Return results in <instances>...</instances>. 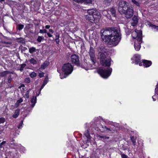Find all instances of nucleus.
<instances>
[{"mask_svg": "<svg viewBox=\"0 0 158 158\" xmlns=\"http://www.w3.org/2000/svg\"><path fill=\"white\" fill-rule=\"evenodd\" d=\"M15 146H17V147H16V148H19L20 147V146H21V145L20 144H15Z\"/></svg>", "mask_w": 158, "mask_h": 158, "instance_id": "obj_45", "label": "nucleus"}, {"mask_svg": "<svg viewBox=\"0 0 158 158\" xmlns=\"http://www.w3.org/2000/svg\"><path fill=\"white\" fill-rule=\"evenodd\" d=\"M130 6L128 7L127 6H124V7H123L122 8V10H118L119 12L121 14H124L125 12H126V11L128 9V8H130Z\"/></svg>", "mask_w": 158, "mask_h": 158, "instance_id": "obj_20", "label": "nucleus"}, {"mask_svg": "<svg viewBox=\"0 0 158 158\" xmlns=\"http://www.w3.org/2000/svg\"><path fill=\"white\" fill-rule=\"evenodd\" d=\"M44 27H43V29H40V30L39 33L41 34L46 33H47V31L46 29H44Z\"/></svg>", "mask_w": 158, "mask_h": 158, "instance_id": "obj_29", "label": "nucleus"}, {"mask_svg": "<svg viewBox=\"0 0 158 158\" xmlns=\"http://www.w3.org/2000/svg\"><path fill=\"white\" fill-rule=\"evenodd\" d=\"M56 40V43L58 44V42H59V40Z\"/></svg>", "mask_w": 158, "mask_h": 158, "instance_id": "obj_60", "label": "nucleus"}, {"mask_svg": "<svg viewBox=\"0 0 158 158\" xmlns=\"http://www.w3.org/2000/svg\"><path fill=\"white\" fill-rule=\"evenodd\" d=\"M5 0H0V2L1 3H2V2H4Z\"/></svg>", "mask_w": 158, "mask_h": 158, "instance_id": "obj_55", "label": "nucleus"}, {"mask_svg": "<svg viewBox=\"0 0 158 158\" xmlns=\"http://www.w3.org/2000/svg\"><path fill=\"white\" fill-rule=\"evenodd\" d=\"M2 144L1 143L0 144V148H2Z\"/></svg>", "mask_w": 158, "mask_h": 158, "instance_id": "obj_64", "label": "nucleus"}, {"mask_svg": "<svg viewBox=\"0 0 158 158\" xmlns=\"http://www.w3.org/2000/svg\"><path fill=\"white\" fill-rule=\"evenodd\" d=\"M7 72H4L2 73V74H3V75H6L7 73Z\"/></svg>", "mask_w": 158, "mask_h": 158, "instance_id": "obj_50", "label": "nucleus"}, {"mask_svg": "<svg viewBox=\"0 0 158 158\" xmlns=\"http://www.w3.org/2000/svg\"><path fill=\"white\" fill-rule=\"evenodd\" d=\"M154 29H156V31H158V26H156V27Z\"/></svg>", "mask_w": 158, "mask_h": 158, "instance_id": "obj_52", "label": "nucleus"}, {"mask_svg": "<svg viewBox=\"0 0 158 158\" xmlns=\"http://www.w3.org/2000/svg\"><path fill=\"white\" fill-rule=\"evenodd\" d=\"M44 73L40 71H39V76L40 77H42L44 76Z\"/></svg>", "mask_w": 158, "mask_h": 158, "instance_id": "obj_34", "label": "nucleus"}, {"mask_svg": "<svg viewBox=\"0 0 158 158\" xmlns=\"http://www.w3.org/2000/svg\"><path fill=\"white\" fill-rule=\"evenodd\" d=\"M130 138H131V140L133 143V144L134 146H135L136 145V139L134 138L133 136L132 135L130 136Z\"/></svg>", "mask_w": 158, "mask_h": 158, "instance_id": "obj_25", "label": "nucleus"}, {"mask_svg": "<svg viewBox=\"0 0 158 158\" xmlns=\"http://www.w3.org/2000/svg\"><path fill=\"white\" fill-rule=\"evenodd\" d=\"M124 14L125 15V17L127 19H129L132 17L133 15V10L132 7L128 8L127 10Z\"/></svg>", "mask_w": 158, "mask_h": 158, "instance_id": "obj_9", "label": "nucleus"}, {"mask_svg": "<svg viewBox=\"0 0 158 158\" xmlns=\"http://www.w3.org/2000/svg\"><path fill=\"white\" fill-rule=\"evenodd\" d=\"M154 96H153L152 97V99H153V100L154 101H155L156 100V99L155 98H154Z\"/></svg>", "mask_w": 158, "mask_h": 158, "instance_id": "obj_54", "label": "nucleus"}, {"mask_svg": "<svg viewBox=\"0 0 158 158\" xmlns=\"http://www.w3.org/2000/svg\"><path fill=\"white\" fill-rule=\"evenodd\" d=\"M105 138L106 139H108L109 138V137H105Z\"/></svg>", "mask_w": 158, "mask_h": 158, "instance_id": "obj_62", "label": "nucleus"}, {"mask_svg": "<svg viewBox=\"0 0 158 158\" xmlns=\"http://www.w3.org/2000/svg\"><path fill=\"white\" fill-rule=\"evenodd\" d=\"M138 22L137 17L136 16L134 15L133 16L131 22V25L133 27L136 26Z\"/></svg>", "mask_w": 158, "mask_h": 158, "instance_id": "obj_15", "label": "nucleus"}, {"mask_svg": "<svg viewBox=\"0 0 158 158\" xmlns=\"http://www.w3.org/2000/svg\"><path fill=\"white\" fill-rule=\"evenodd\" d=\"M96 72L98 73V74H99V69H97Z\"/></svg>", "mask_w": 158, "mask_h": 158, "instance_id": "obj_58", "label": "nucleus"}, {"mask_svg": "<svg viewBox=\"0 0 158 158\" xmlns=\"http://www.w3.org/2000/svg\"><path fill=\"white\" fill-rule=\"evenodd\" d=\"M100 63L105 67H110L111 64V59L109 56V50L104 46L99 48Z\"/></svg>", "mask_w": 158, "mask_h": 158, "instance_id": "obj_2", "label": "nucleus"}, {"mask_svg": "<svg viewBox=\"0 0 158 158\" xmlns=\"http://www.w3.org/2000/svg\"><path fill=\"white\" fill-rule=\"evenodd\" d=\"M5 121V119L4 118H0V124L3 123Z\"/></svg>", "mask_w": 158, "mask_h": 158, "instance_id": "obj_40", "label": "nucleus"}, {"mask_svg": "<svg viewBox=\"0 0 158 158\" xmlns=\"http://www.w3.org/2000/svg\"><path fill=\"white\" fill-rule=\"evenodd\" d=\"M84 135L86 137L85 142L86 144L90 143L91 136L88 129H87L84 132Z\"/></svg>", "mask_w": 158, "mask_h": 158, "instance_id": "obj_12", "label": "nucleus"}, {"mask_svg": "<svg viewBox=\"0 0 158 158\" xmlns=\"http://www.w3.org/2000/svg\"><path fill=\"white\" fill-rule=\"evenodd\" d=\"M24 27V25L21 24H19L16 27V29L19 31L21 30Z\"/></svg>", "mask_w": 158, "mask_h": 158, "instance_id": "obj_22", "label": "nucleus"}, {"mask_svg": "<svg viewBox=\"0 0 158 158\" xmlns=\"http://www.w3.org/2000/svg\"><path fill=\"white\" fill-rule=\"evenodd\" d=\"M20 110L19 109H17L16 110L14 114H13L12 117L15 118H17L19 114Z\"/></svg>", "mask_w": 158, "mask_h": 158, "instance_id": "obj_21", "label": "nucleus"}, {"mask_svg": "<svg viewBox=\"0 0 158 158\" xmlns=\"http://www.w3.org/2000/svg\"><path fill=\"white\" fill-rule=\"evenodd\" d=\"M112 71L111 68H99V74L104 78H107L111 75Z\"/></svg>", "mask_w": 158, "mask_h": 158, "instance_id": "obj_5", "label": "nucleus"}, {"mask_svg": "<svg viewBox=\"0 0 158 158\" xmlns=\"http://www.w3.org/2000/svg\"><path fill=\"white\" fill-rule=\"evenodd\" d=\"M71 60L73 63L76 65H78L79 64V56L76 54H73L71 56Z\"/></svg>", "mask_w": 158, "mask_h": 158, "instance_id": "obj_8", "label": "nucleus"}, {"mask_svg": "<svg viewBox=\"0 0 158 158\" xmlns=\"http://www.w3.org/2000/svg\"><path fill=\"white\" fill-rule=\"evenodd\" d=\"M49 32H50L52 34H53L55 32H54V31L52 29H49Z\"/></svg>", "mask_w": 158, "mask_h": 158, "instance_id": "obj_44", "label": "nucleus"}, {"mask_svg": "<svg viewBox=\"0 0 158 158\" xmlns=\"http://www.w3.org/2000/svg\"><path fill=\"white\" fill-rule=\"evenodd\" d=\"M30 63L33 64H35L37 63V61L33 58H31L29 60Z\"/></svg>", "mask_w": 158, "mask_h": 158, "instance_id": "obj_27", "label": "nucleus"}, {"mask_svg": "<svg viewBox=\"0 0 158 158\" xmlns=\"http://www.w3.org/2000/svg\"><path fill=\"white\" fill-rule=\"evenodd\" d=\"M148 25H149L150 27H151L154 29L156 27V26L154 24H152L150 23H149Z\"/></svg>", "mask_w": 158, "mask_h": 158, "instance_id": "obj_41", "label": "nucleus"}, {"mask_svg": "<svg viewBox=\"0 0 158 158\" xmlns=\"http://www.w3.org/2000/svg\"><path fill=\"white\" fill-rule=\"evenodd\" d=\"M31 90V89H29L26 92L25 94V95H24L25 97L27 98H29V93Z\"/></svg>", "mask_w": 158, "mask_h": 158, "instance_id": "obj_30", "label": "nucleus"}, {"mask_svg": "<svg viewBox=\"0 0 158 158\" xmlns=\"http://www.w3.org/2000/svg\"><path fill=\"white\" fill-rule=\"evenodd\" d=\"M6 143V141H3L1 143V144L2 145L3 144H4L5 143Z\"/></svg>", "mask_w": 158, "mask_h": 158, "instance_id": "obj_56", "label": "nucleus"}, {"mask_svg": "<svg viewBox=\"0 0 158 158\" xmlns=\"http://www.w3.org/2000/svg\"><path fill=\"white\" fill-rule=\"evenodd\" d=\"M77 2H80L82 3L84 2L86 3H91L92 2V0H73Z\"/></svg>", "mask_w": 158, "mask_h": 158, "instance_id": "obj_17", "label": "nucleus"}, {"mask_svg": "<svg viewBox=\"0 0 158 158\" xmlns=\"http://www.w3.org/2000/svg\"><path fill=\"white\" fill-rule=\"evenodd\" d=\"M31 81L30 79L29 78H26L24 79V82L25 83H29Z\"/></svg>", "mask_w": 158, "mask_h": 158, "instance_id": "obj_38", "label": "nucleus"}, {"mask_svg": "<svg viewBox=\"0 0 158 158\" xmlns=\"http://www.w3.org/2000/svg\"><path fill=\"white\" fill-rule=\"evenodd\" d=\"M50 27V25H46L45 26V28L46 29H49Z\"/></svg>", "mask_w": 158, "mask_h": 158, "instance_id": "obj_46", "label": "nucleus"}, {"mask_svg": "<svg viewBox=\"0 0 158 158\" xmlns=\"http://www.w3.org/2000/svg\"><path fill=\"white\" fill-rule=\"evenodd\" d=\"M99 121L101 120H102L104 122H105V123L106 122V121L105 120V119H103V118H102V117L99 116Z\"/></svg>", "mask_w": 158, "mask_h": 158, "instance_id": "obj_47", "label": "nucleus"}, {"mask_svg": "<svg viewBox=\"0 0 158 158\" xmlns=\"http://www.w3.org/2000/svg\"><path fill=\"white\" fill-rule=\"evenodd\" d=\"M120 155L122 158H129V157L127 155L123 154V152L120 153Z\"/></svg>", "mask_w": 158, "mask_h": 158, "instance_id": "obj_35", "label": "nucleus"}, {"mask_svg": "<svg viewBox=\"0 0 158 158\" xmlns=\"http://www.w3.org/2000/svg\"><path fill=\"white\" fill-rule=\"evenodd\" d=\"M102 40H121V34L115 27H106L101 31Z\"/></svg>", "mask_w": 158, "mask_h": 158, "instance_id": "obj_1", "label": "nucleus"}, {"mask_svg": "<svg viewBox=\"0 0 158 158\" xmlns=\"http://www.w3.org/2000/svg\"><path fill=\"white\" fill-rule=\"evenodd\" d=\"M47 81L45 79L44 80V82L40 88V90H41V89L43 88L44 87V86L47 84Z\"/></svg>", "mask_w": 158, "mask_h": 158, "instance_id": "obj_31", "label": "nucleus"}, {"mask_svg": "<svg viewBox=\"0 0 158 158\" xmlns=\"http://www.w3.org/2000/svg\"><path fill=\"white\" fill-rule=\"evenodd\" d=\"M110 12H111L113 16L115 17L116 15V11L114 8H112L110 9Z\"/></svg>", "mask_w": 158, "mask_h": 158, "instance_id": "obj_24", "label": "nucleus"}, {"mask_svg": "<svg viewBox=\"0 0 158 158\" xmlns=\"http://www.w3.org/2000/svg\"><path fill=\"white\" fill-rule=\"evenodd\" d=\"M73 70V67L71 63H67L63 65L62 67V71L64 73V75H60V78L62 79L66 77V75L71 74Z\"/></svg>", "mask_w": 158, "mask_h": 158, "instance_id": "obj_4", "label": "nucleus"}, {"mask_svg": "<svg viewBox=\"0 0 158 158\" xmlns=\"http://www.w3.org/2000/svg\"><path fill=\"white\" fill-rule=\"evenodd\" d=\"M99 138H104V137H105L104 136H100V135H99Z\"/></svg>", "mask_w": 158, "mask_h": 158, "instance_id": "obj_57", "label": "nucleus"}, {"mask_svg": "<svg viewBox=\"0 0 158 158\" xmlns=\"http://www.w3.org/2000/svg\"><path fill=\"white\" fill-rule=\"evenodd\" d=\"M86 19L92 23L99 22V15L93 9L88 10L87 14L85 15Z\"/></svg>", "mask_w": 158, "mask_h": 158, "instance_id": "obj_3", "label": "nucleus"}, {"mask_svg": "<svg viewBox=\"0 0 158 158\" xmlns=\"http://www.w3.org/2000/svg\"><path fill=\"white\" fill-rule=\"evenodd\" d=\"M38 42L39 43L40 42H41V40H37Z\"/></svg>", "mask_w": 158, "mask_h": 158, "instance_id": "obj_63", "label": "nucleus"}, {"mask_svg": "<svg viewBox=\"0 0 158 158\" xmlns=\"http://www.w3.org/2000/svg\"><path fill=\"white\" fill-rule=\"evenodd\" d=\"M23 124V121H22L20 123L19 125L18 126V128L19 129L21 128L22 127V125Z\"/></svg>", "mask_w": 158, "mask_h": 158, "instance_id": "obj_43", "label": "nucleus"}, {"mask_svg": "<svg viewBox=\"0 0 158 158\" xmlns=\"http://www.w3.org/2000/svg\"><path fill=\"white\" fill-rule=\"evenodd\" d=\"M47 33V35L48 37H53V35H52L53 34H52L51 33L49 32H47V33Z\"/></svg>", "mask_w": 158, "mask_h": 158, "instance_id": "obj_42", "label": "nucleus"}, {"mask_svg": "<svg viewBox=\"0 0 158 158\" xmlns=\"http://www.w3.org/2000/svg\"><path fill=\"white\" fill-rule=\"evenodd\" d=\"M11 79V78H10H10H8V82H9V81H10V80Z\"/></svg>", "mask_w": 158, "mask_h": 158, "instance_id": "obj_59", "label": "nucleus"}, {"mask_svg": "<svg viewBox=\"0 0 158 158\" xmlns=\"http://www.w3.org/2000/svg\"><path fill=\"white\" fill-rule=\"evenodd\" d=\"M103 2H111L112 0H102Z\"/></svg>", "mask_w": 158, "mask_h": 158, "instance_id": "obj_49", "label": "nucleus"}, {"mask_svg": "<svg viewBox=\"0 0 158 158\" xmlns=\"http://www.w3.org/2000/svg\"><path fill=\"white\" fill-rule=\"evenodd\" d=\"M138 64H139V65L140 66H141L142 65V63L140 62Z\"/></svg>", "mask_w": 158, "mask_h": 158, "instance_id": "obj_53", "label": "nucleus"}, {"mask_svg": "<svg viewBox=\"0 0 158 158\" xmlns=\"http://www.w3.org/2000/svg\"><path fill=\"white\" fill-rule=\"evenodd\" d=\"M143 66L145 67H149L152 64L151 61L146 60H143L142 61Z\"/></svg>", "mask_w": 158, "mask_h": 158, "instance_id": "obj_16", "label": "nucleus"}, {"mask_svg": "<svg viewBox=\"0 0 158 158\" xmlns=\"http://www.w3.org/2000/svg\"><path fill=\"white\" fill-rule=\"evenodd\" d=\"M26 66V64H23L21 65V67L20 69V70L21 71H22L23 70L24 68Z\"/></svg>", "mask_w": 158, "mask_h": 158, "instance_id": "obj_39", "label": "nucleus"}, {"mask_svg": "<svg viewBox=\"0 0 158 158\" xmlns=\"http://www.w3.org/2000/svg\"><path fill=\"white\" fill-rule=\"evenodd\" d=\"M36 75H37L36 73L34 72H33L31 73L30 74V76L32 78H33V77H36Z\"/></svg>", "mask_w": 158, "mask_h": 158, "instance_id": "obj_36", "label": "nucleus"}, {"mask_svg": "<svg viewBox=\"0 0 158 158\" xmlns=\"http://www.w3.org/2000/svg\"><path fill=\"white\" fill-rule=\"evenodd\" d=\"M24 40V39L21 38H17L16 39H15V40Z\"/></svg>", "mask_w": 158, "mask_h": 158, "instance_id": "obj_51", "label": "nucleus"}, {"mask_svg": "<svg viewBox=\"0 0 158 158\" xmlns=\"http://www.w3.org/2000/svg\"><path fill=\"white\" fill-rule=\"evenodd\" d=\"M29 52L31 53H32L35 52L36 49L34 47H32L29 49Z\"/></svg>", "mask_w": 158, "mask_h": 158, "instance_id": "obj_28", "label": "nucleus"}, {"mask_svg": "<svg viewBox=\"0 0 158 158\" xmlns=\"http://www.w3.org/2000/svg\"><path fill=\"white\" fill-rule=\"evenodd\" d=\"M132 2L137 6H139V2L136 1L135 0H132Z\"/></svg>", "mask_w": 158, "mask_h": 158, "instance_id": "obj_37", "label": "nucleus"}, {"mask_svg": "<svg viewBox=\"0 0 158 158\" xmlns=\"http://www.w3.org/2000/svg\"><path fill=\"white\" fill-rule=\"evenodd\" d=\"M142 42V40H135L134 46L135 50L138 51L141 48L140 44Z\"/></svg>", "mask_w": 158, "mask_h": 158, "instance_id": "obj_11", "label": "nucleus"}, {"mask_svg": "<svg viewBox=\"0 0 158 158\" xmlns=\"http://www.w3.org/2000/svg\"><path fill=\"white\" fill-rule=\"evenodd\" d=\"M119 41L120 40H105V42L108 45L114 46L118 44Z\"/></svg>", "mask_w": 158, "mask_h": 158, "instance_id": "obj_10", "label": "nucleus"}, {"mask_svg": "<svg viewBox=\"0 0 158 158\" xmlns=\"http://www.w3.org/2000/svg\"><path fill=\"white\" fill-rule=\"evenodd\" d=\"M23 100L22 98H20L19 100H18L16 103L15 104V106L16 107H18L20 103L22 102H23Z\"/></svg>", "mask_w": 158, "mask_h": 158, "instance_id": "obj_26", "label": "nucleus"}, {"mask_svg": "<svg viewBox=\"0 0 158 158\" xmlns=\"http://www.w3.org/2000/svg\"><path fill=\"white\" fill-rule=\"evenodd\" d=\"M100 126H101V127L103 128L104 129V130L105 131H111V130H110V128H108L106 126H103L102 125H101Z\"/></svg>", "mask_w": 158, "mask_h": 158, "instance_id": "obj_32", "label": "nucleus"}, {"mask_svg": "<svg viewBox=\"0 0 158 158\" xmlns=\"http://www.w3.org/2000/svg\"><path fill=\"white\" fill-rule=\"evenodd\" d=\"M53 35L55 36V37H53V40H59V38L60 37V34L58 32H55V33H54Z\"/></svg>", "mask_w": 158, "mask_h": 158, "instance_id": "obj_23", "label": "nucleus"}, {"mask_svg": "<svg viewBox=\"0 0 158 158\" xmlns=\"http://www.w3.org/2000/svg\"><path fill=\"white\" fill-rule=\"evenodd\" d=\"M131 35L134 39H137L136 40H142V36L141 32H138V30H135V31L132 32Z\"/></svg>", "mask_w": 158, "mask_h": 158, "instance_id": "obj_7", "label": "nucleus"}, {"mask_svg": "<svg viewBox=\"0 0 158 158\" xmlns=\"http://www.w3.org/2000/svg\"><path fill=\"white\" fill-rule=\"evenodd\" d=\"M127 3L126 2L121 1L119 2L118 6V10H122V8L124 7V6H126L127 5Z\"/></svg>", "mask_w": 158, "mask_h": 158, "instance_id": "obj_14", "label": "nucleus"}, {"mask_svg": "<svg viewBox=\"0 0 158 158\" xmlns=\"http://www.w3.org/2000/svg\"><path fill=\"white\" fill-rule=\"evenodd\" d=\"M132 60L135 61V64H138L140 62V56L138 54H135L131 58Z\"/></svg>", "mask_w": 158, "mask_h": 158, "instance_id": "obj_13", "label": "nucleus"}, {"mask_svg": "<svg viewBox=\"0 0 158 158\" xmlns=\"http://www.w3.org/2000/svg\"><path fill=\"white\" fill-rule=\"evenodd\" d=\"M30 25L29 24H28L24 28V30L25 32L26 31H27L30 29Z\"/></svg>", "mask_w": 158, "mask_h": 158, "instance_id": "obj_33", "label": "nucleus"}, {"mask_svg": "<svg viewBox=\"0 0 158 158\" xmlns=\"http://www.w3.org/2000/svg\"><path fill=\"white\" fill-rule=\"evenodd\" d=\"M31 107H33L35 106V104L36 102V97L33 96L31 99Z\"/></svg>", "mask_w": 158, "mask_h": 158, "instance_id": "obj_18", "label": "nucleus"}, {"mask_svg": "<svg viewBox=\"0 0 158 158\" xmlns=\"http://www.w3.org/2000/svg\"><path fill=\"white\" fill-rule=\"evenodd\" d=\"M89 54L91 60L93 64V66H91V64H89L88 65V69H96L97 67L95 66H96V65L95 64L96 62V58L94 53V51L93 48H90Z\"/></svg>", "mask_w": 158, "mask_h": 158, "instance_id": "obj_6", "label": "nucleus"}, {"mask_svg": "<svg viewBox=\"0 0 158 158\" xmlns=\"http://www.w3.org/2000/svg\"><path fill=\"white\" fill-rule=\"evenodd\" d=\"M49 64V62L48 61H45L44 63L42 64L40 69H44L48 66Z\"/></svg>", "mask_w": 158, "mask_h": 158, "instance_id": "obj_19", "label": "nucleus"}, {"mask_svg": "<svg viewBox=\"0 0 158 158\" xmlns=\"http://www.w3.org/2000/svg\"><path fill=\"white\" fill-rule=\"evenodd\" d=\"M37 40H44L43 38L41 36H38V38Z\"/></svg>", "mask_w": 158, "mask_h": 158, "instance_id": "obj_48", "label": "nucleus"}, {"mask_svg": "<svg viewBox=\"0 0 158 158\" xmlns=\"http://www.w3.org/2000/svg\"><path fill=\"white\" fill-rule=\"evenodd\" d=\"M21 87H24V85L23 84H22L21 85Z\"/></svg>", "mask_w": 158, "mask_h": 158, "instance_id": "obj_61", "label": "nucleus"}]
</instances>
